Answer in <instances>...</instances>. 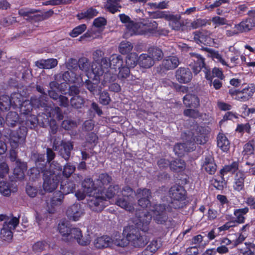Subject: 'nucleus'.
Instances as JSON below:
<instances>
[{"label": "nucleus", "mask_w": 255, "mask_h": 255, "mask_svg": "<svg viewBox=\"0 0 255 255\" xmlns=\"http://www.w3.org/2000/svg\"><path fill=\"white\" fill-rule=\"evenodd\" d=\"M111 181V178L106 173L101 174L94 182L90 178H86L82 183L83 191H77L75 196L79 200L84 199L86 195L92 196L88 204L92 210L97 212L101 211L108 205L107 199L111 200L110 201L111 203H115L122 208L132 212L134 208L131 196L135 193L130 187L123 189L122 198L120 197L121 192L118 185L110 186L105 193L103 192V187L107 185Z\"/></svg>", "instance_id": "nucleus-1"}, {"label": "nucleus", "mask_w": 255, "mask_h": 255, "mask_svg": "<svg viewBox=\"0 0 255 255\" xmlns=\"http://www.w3.org/2000/svg\"><path fill=\"white\" fill-rule=\"evenodd\" d=\"M138 198V204L142 208H147L142 212L139 210L136 214V217L133 220V223L137 229L146 232L148 230V225L152 217L158 224H164L167 221V211L164 205H156L154 206L149 204L148 198L150 196L149 190L147 189L137 190L136 193Z\"/></svg>", "instance_id": "nucleus-2"}, {"label": "nucleus", "mask_w": 255, "mask_h": 255, "mask_svg": "<svg viewBox=\"0 0 255 255\" xmlns=\"http://www.w3.org/2000/svg\"><path fill=\"white\" fill-rule=\"evenodd\" d=\"M71 61L76 66L72 69H70L69 66H67L69 70L63 74V80L66 83L80 84L83 82L81 74L79 75L81 70L89 78L88 80H86L87 88L94 95L99 94L101 89L98 86V83L100 80V77L104 73V70L98 68L99 65L96 63H93L91 66L89 61L85 58L79 61V67L77 66L76 60Z\"/></svg>", "instance_id": "nucleus-3"}, {"label": "nucleus", "mask_w": 255, "mask_h": 255, "mask_svg": "<svg viewBox=\"0 0 255 255\" xmlns=\"http://www.w3.org/2000/svg\"><path fill=\"white\" fill-rule=\"evenodd\" d=\"M20 95L18 93H14L9 98L7 96H2L0 98V115L1 112L7 110L10 106L20 107L22 111L28 113L32 109V107L39 108L40 107L45 108V112L48 116L53 119L56 118L58 120L62 119V115L59 108L55 107L54 109L51 107H46L45 102L42 101L45 100V95H42L39 99H32L31 102L25 101L23 103L20 99ZM4 123V119L0 117V125L3 126Z\"/></svg>", "instance_id": "nucleus-4"}, {"label": "nucleus", "mask_w": 255, "mask_h": 255, "mask_svg": "<svg viewBox=\"0 0 255 255\" xmlns=\"http://www.w3.org/2000/svg\"><path fill=\"white\" fill-rule=\"evenodd\" d=\"M45 156L44 154L37 155L35 161L36 167H33L30 170V176L32 178H36L40 172H43V188L48 192H52L55 190L58 185L60 178L61 166L56 162H52L48 170H43L45 165Z\"/></svg>", "instance_id": "nucleus-5"}, {"label": "nucleus", "mask_w": 255, "mask_h": 255, "mask_svg": "<svg viewBox=\"0 0 255 255\" xmlns=\"http://www.w3.org/2000/svg\"><path fill=\"white\" fill-rule=\"evenodd\" d=\"M124 237H121V241H116L115 243L119 247L127 246L129 243L136 248H143L148 243L149 238L144 234H141L132 225L126 227L123 231Z\"/></svg>", "instance_id": "nucleus-6"}, {"label": "nucleus", "mask_w": 255, "mask_h": 255, "mask_svg": "<svg viewBox=\"0 0 255 255\" xmlns=\"http://www.w3.org/2000/svg\"><path fill=\"white\" fill-rule=\"evenodd\" d=\"M109 61L106 58H103L101 60V64L96 62L95 63L99 65L98 68L104 70L106 80L110 82L114 81L117 79V73H113L114 71L116 72L117 69H119L123 66V59L121 55L115 54L110 56Z\"/></svg>", "instance_id": "nucleus-7"}, {"label": "nucleus", "mask_w": 255, "mask_h": 255, "mask_svg": "<svg viewBox=\"0 0 255 255\" xmlns=\"http://www.w3.org/2000/svg\"><path fill=\"white\" fill-rule=\"evenodd\" d=\"M130 31V35L133 34H147L153 33L157 27V23L152 20L143 19L142 21L137 23H129L127 25Z\"/></svg>", "instance_id": "nucleus-8"}, {"label": "nucleus", "mask_w": 255, "mask_h": 255, "mask_svg": "<svg viewBox=\"0 0 255 255\" xmlns=\"http://www.w3.org/2000/svg\"><path fill=\"white\" fill-rule=\"evenodd\" d=\"M255 92V86L253 84H248L241 90H230L229 93L232 97L236 100L246 102L252 97Z\"/></svg>", "instance_id": "nucleus-9"}, {"label": "nucleus", "mask_w": 255, "mask_h": 255, "mask_svg": "<svg viewBox=\"0 0 255 255\" xmlns=\"http://www.w3.org/2000/svg\"><path fill=\"white\" fill-rule=\"evenodd\" d=\"M208 55L215 62L221 63L223 66H226L230 68L236 66L239 63V56L240 55H234L230 58V63L227 62L223 58L222 55L218 52L215 50H211L209 51Z\"/></svg>", "instance_id": "nucleus-10"}, {"label": "nucleus", "mask_w": 255, "mask_h": 255, "mask_svg": "<svg viewBox=\"0 0 255 255\" xmlns=\"http://www.w3.org/2000/svg\"><path fill=\"white\" fill-rule=\"evenodd\" d=\"M19 223V219L13 217L9 220L4 222L3 227L0 231L1 238L6 241H9L12 238V230H13Z\"/></svg>", "instance_id": "nucleus-11"}, {"label": "nucleus", "mask_w": 255, "mask_h": 255, "mask_svg": "<svg viewBox=\"0 0 255 255\" xmlns=\"http://www.w3.org/2000/svg\"><path fill=\"white\" fill-rule=\"evenodd\" d=\"M53 149L58 151L59 154L65 160H68L73 148L72 143L69 141L55 140L53 143Z\"/></svg>", "instance_id": "nucleus-12"}, {"label": "nucleus", "mask_w": 255, "mask_h": 255, "mask_svg": "<svg viewBox=\"0 0 255 255\" xmlns=\"http://www.w3.org/2000/svg\"><path fill=\"white\" fill-rule=\"evenodd\" d=\"M185 191L181 186H174L171 188L169 191V195L173 201L172 204L175 208H180L182 206L181 202L185 199Z\"/></svg>", "instance_id": "nucleus-13"}, {"label": "nucleus", "mask_w": 255, "mask_h": 255, "mask_svg": "<svg viewBox=\"0 0 255 255\" xmlns=\"http://www.w3.org/2000/svg\"><path fill=\"white\" fill-rule=\"evenodd\" d=\"M248 14L249 17L247 18L235 25V28L238 32H247L255 27V11H250Z\"/></svg>", "instance_id": "nucleus-14"}, {"label": "nucleus", "mask_w": 255, "mask_h": 255, "mask_svg": "<svg viewBox=\"0 0 255 255\" xmlns=\"http://www.w3.org/2000/svg\"><path fill=\"white\" fill-rule=\"evenodd\" d=\"M121 241L120 234H116L113 238L107 236L98 237L94 241V245L97 248H103L118 245L115 243L116 241ZM118 247H119L118 246Z\"/></svg>", "instance_id": "nucleus-15"}, {"label": "nucleus", "mask_w": 255, "mask_h": 255, "mask_svg": "<svg viewBox=\"0 0 255 255\" xmlns=\"http://www.w3.org/2000/svg\"><path fill=\"white\" fill-rule=\"evenodd\" d=\"M175 77L179 83L185 84L191 80L192 74L188 68L180 67L176 71Z\"/></svg>", "instance_id": "nucleus-16"}, {"label": "nucleus", "mask_w": 255, "mask_h": 255, "mask_svg": "<svg viewBox=\"0 0 255 255\" xmlns=\"http://www.w3.org/2000/svg\"><path fill=\"white\" fill-rule=\"evenodd\" d=\"M66 214L70 220L77 221L83 215L84 212L80 204H75L68 208Z\"/></svg>", "instance_id": "nucleus-17"}, {"label": "nucleus", "mask_w": 255, "mask_h": 255, "mask_svg": "<svg viewBox=\"0 0 255 255\" xmlns=\"http://www.w3.org/2000/svg\"><path fill=\"white\" fill-rule=\"evenodd\" d=\"M196 146L192 141H190L187 143H178L176 144L174 148V151L176 154L178 156H182L186 152L192 151L195 149Z\"/></svg>", "instance_id": "nucleus-18"}, {"label": "nucleus", "mask_w": 255, "mask_h": 255, "mask_svg": "<svg viewBox=\"0 0 255 255\" xmlns=\"http://www.w3.org/2000/svg\"><path fill=\"white\" fill-rule=\"evenodd\" d=\"M80 237H82V233L79 228H71L69 237H68L67 241H71L72 239H75L80 245L87 246L90 244V240L88 238H86L84 241H81Z\"/></svg>", "instance_id": "nucleus-19"}, {"label": "nucleus", "mask_w": 255, "mask_h": 255, "mask_svg": "<svg viewBox=\"0 0 255 255\" xmlns=\"http://www.w3.org/2000/svg\"><path fill=\"white\" fill-rule=\"evenodd\" d=\"M64 195L60 192H56L50 201L51 208L48 207V211L50 213H54L55 208L60 206L64 199Z\"/></svg>", "instance_id": "nucleus-20"}, {"label": "nucleus", "mask_w": 255, "mask_h": 255, "mask_svg": "<svg viewBox=\"0 0 255 255\" xmlns=\"http://www.w3.org/2000/svg\"><path fill=\"white\" fill-rule=\"evenodd\" d=\"M209 130L202 127L200 128L196 133H194L193 140L198 144H204L207 140Z\"/></svg>", "instance_id": "nucleus-21"}, {"label": "nucleus", "mask_w": 255, "mask_h": 255, "mask_svg": "<svg viewBox=\"0 0 255 255\" xmlns=\"http://www.w3.org/2000/svg\"><path fill=\"white\" fill-rule=\"evenodd\" d=\"M27 169L26 163L17 160L15 162V167L13 169V174L15 178L21 180L24 178V172Z\"/></svg>", "instance_id": "nucleus-22"}, {"label": "nucleus", "mask_w": 255, "mask_h": 255, "mask_svg": "<svg viewBox=\"0 0 255 255\" xmlns=\"http://www.w3.org/2000/svg\"><path fill=\"white\" fill-rule=\"evenodd\" d=\"M50 87L51 90L48 91V94L50 98L55 100H58L60 96L57 92L64 91V89L63 87L67 88L66 85L63 83L61 87L56 82H52L50 83Z\"/></svg>", "instance_id": "nucleus-23"}, {"label": "nucleus", "mask_w": 255, "mask_h": 255, "mask_svg": "<svg viewBox=\"0 0 255 255\" xmlns=\"http://www.w3.org/2000/svg\"><path fill=\"white\" fill-rule=\"evenodd\" d=\"M26 131L23 130L20 131V134L12 132L10 137V143L12 148H16L18 144L23 143L24 142Z\"/></svg>", "instance_id": "nucleus-24"}, {"label": "nucleus", "mask_w": 255, "mask_h": 255, "mask_svg": "<svg viewBox=\"0 0 255 255\" xmlns=\"http://www.w3.org/2000/svg\"><path fill=\"white\" fill-rule=\"evenodd\" d=\"M162 246L160 239H154L152 240L144 251L142 255H152Z\"/></svg>", "instance_id": "nucleus-25"}, {"label": "nucleus", "mask_w": 255, "mask_h": 255, "mask_svg": "<svg viewBox=\"0 0 255 255\" xmlns=\"http://www.w3.org/2000/svg\"><path fill=\"white\" fill-rule=\"evenodd\" d=\"M202 168L210 174L215 173L216 170V165L211 156L209 155L205 158L202 163Z\"/></svg>", "instance_id": "nucleus-26"}, {"label": "nucleus", "mask_w": 255, "mask_h": 255, "mask_svg": "<svg viewBox=\"0 0 255 255\" xmlns=\"http://www.w3.org/2000/svg\"><path fill=\"white\" fill-rule=\"evenodd\" d=\"M179 64L178 58L174 56L166 57L162 62V66L166 70H171L176 68Z\"/></svg>", "instance_id": "nucleus-27"}, {"label": "nucleus", "mask_w": 255, "mask_h": 255, "mask_svg": "<svg viewBox=\"0 0 255 255\" xmlns=\"http://www.w3.org/2000/svg\"><path fill=\"white\" fill-rule=\"evenodd\" d=\"M193 60L195 62V65L192 66V70L196 74L198 73L201 70V68L204 66V59L197 54H192Z\"/></svg>", "instance_id": "nucleus-28"}, {"label": "nucleus", "mask_w": 255, "mask_h": 255, "mask_svg": "<svg viewBox=\"0 0 255 255\" xmlns=\"http://www.w3.org/2000/svg\"><path fill=\"white\" fill-rule=\"evenodd\" d=\"M58 61L57 59L51 58L46 60H41L36 62V65L41 69H52L57 66Z\"/></svg>", "instance_id": "nucleus-29"}, {"label": "nucleus", "mask_w": 255, "mask_h": 255, "mask_svg": "<svg viewBox=\"0 0 255 255\" xmlns=\"http://www.w3.org/2000/svg\"><path fill=\"white\" fill-rule=\"evenodd\" d=\"M138 64L142 68H148L152 66L154 62V60L149 55L143 53L138 57Z\"/></svg>", "instance_id": "nucleus-30"}, {"label": "nucleus", "mask_w": 255, "mask_h": 255, "mask_svg": "<svg viewBox=\"0 0 255 255\" xmlns=\"http://www.w3.org/2000/svg\"><path fill=\"white\" fill-rule=\"evenodd\" d=\"M71 229L70 224L67 222H61L58 227L59 233L63 240L67 241L69 237V232Z\"/></svg>", "instance_id": "nucleus-31"}, {"label": "nucleus", "mask_w": 255, "mask_h": 255, "mask_svg": "<svg viewBox=\"0 0 255 255\" xmlns=\"http://www.w3.org/2000/svg\"><path fill=\"white\" fill-rule=\"evenodd\" d=\"M183 103L187 107L195 108L199 105V100L194 95L187 94L183 98Z\"/></svg>", "instance_id": "nucleus-32"}, {"label": "nucleus", "mask_w": 255, "mask_h": 255, "mask_svg": "<svg viewBox=\"0 0 255 255\" xmlns=\"http://www.w3.org/2000/svg\"><path fill=\"white\" fill-rule=\"evenodd\" d=\"M217 145L223 151H227L230 148V142L227 137L222 133L217 137Z\"/></svg>", "instance_id": "nucleus-33"}, {"label": "nucleus", "mask_w": 255, "mask_h": 255, "mask_svg": "<svg viewBox=\"0 0 255 255\" xmlns=\"http://www.w3.org/2000/svg\"><path fill=\"white\" fill-rule=\"evenodd\" d=\"M98 11L93 8H90L85 11H82L77 14L78 19H89L98 14Z\"/></svg>", "instance_id": "nucleus-34"}, {"label": "nucleus", "mask_w": 255, "mask_h": 255, "mask_svg": "<svg viewBox=\"0 0 255 255\" xmlns=\"http://www.w3.org/2000/svg\"><path fill=\"white\" fill-rule=\"evenodd\" d=\"M248 211L249 209L247 207L235 210L234 212V215L236 217L235 223L236 222L239 224L243 223L245 220L244 216L248 212Z\"/></svg>", "instance_id": "nucleus-35"}, {"label": "nucleus", "mask_w": 255, "mask_h": 255, "mask_svg": "<svg viewBox=\"0 0 255 255\" xmlns=\"http://www.w3.org/2000/svg\"><path fill=\"white\" fill-rule=\"evenodd\" d=\"M239 168V163L237 161L233 162L231 164L225 165L221 170V174L224 175L228 173H234L237 171Z\"/></svg>", "instance_id": "nucleus-36"}, {"label": "nucleus", "mask_w": 255, "mask_h": 255, "mask_svg": "<svg viewBox=\"0 0 255 255\" xmlns=\"http://www.w3.org/2000/svg\"><path fill=\"white\" fill-rule=\"evenodd\" d=\"M149 56L151 57L154 61L162 59L163 54L161 50L157 47H150L148 50Z\"/></svg>", "instance_id": "nucleus-37"}, {"label": "nucleus", "mask_w": 255, "mask_h": 255, "mask_svg": "<svg viewBox=\"0 0 255 255\" xmlns=\"http://www.w3.org/2000/svg\"><path fill=\"white\" fill-rule=\"evenodd\" d=\"M65 183L64 181H61L60 185V191L64 195L68 194L71 192H72L75 188V184L72 182H67Z\"/></svg>", "instance_id": "nucleus-38"}, {"label": "nucleus", "mask_w": 255, "mask_h": 255, "mask_svg": "<svg viewBox=\"0 0 255 255\" xmlns=\"http://www.w3.org/2000/svg\"><path fill=\"white\" fill-rule=\"evenodd\" d=\"M138 62V57L135 53L129 54L126 58V65L128 68L134 67Z\"/></svg>", "instance_id": "nucleus-39"}, {"label": "nucleus", "mask_w": 255, "mask_h": 255, "mask_svg": "<svg viewBox=\"0 0 255 255\" xmlns=\"http://www.w3.org/2000/svg\"><path fill=\"white\" fill-rule=\"evenodd\" d=\"M171 169L180 171L183 170L185 168V162L180 159H177L170 163Z\"/></svg>", "instance_id": "nucleus-40"}, {"label": "nucleus", "mask_w": 255, "mask_h": 255, "mask_svg": "<svg viewBox=\"0 0 255 255\" xmlns=\"http://www.w3.org/2000/svg\"><path fill=\"white\" fill-rule=\"evenodd\" d=\"M246 248L242 249L240 255H255V244L246 243Z\"/></svg>", "instance_id": "nucleus-41"}, {"label": "nucleus", "mask_w": 255, "mask_h": 255, "mask_svg": "<svg viewBox=\"0 0 255 255\" xmlns=\"http://www.w3.org/2000/svg\"><path fill=\"white\" fill-rule=\"evenodd\" d=\"M133 46L129 42L123 41L120 44L119 50L121 53L125 54L130 52Z\"/></svg>", "instance_id": "nucleus-42"}, {"label": "nucleus", "mask_w": 255, "mask_h": 255, "mask_svg": "<svg viewBox=\"0 0 255 255\" xmlns=\"http://www.w3.org/2000/svg\"><path fill=\"white\" fill-rule=\"evenodd\" d=\"M18 115L15 112H11L9 113L6 117L5 122L7 125L14 126L15 123L18 121Z\"/></svg>", "instance_id": "nucleus-43"}, {"label": "nucleus", "mask_w": 255, "mask_h": 255, "mask_svg": "<svg viewBox=\"0 0 255 255\" xmlns=\"http://www.w3.org/2000/svg\"><path fill=\"white\" fill-rule=\"evenodd\" d=\"M10 186V184L4 181L0 182V193L3 196H8L13 191Z\"/></svg>", "instance_id": "nucleus-44"}, {"label": "nucleus", "mask_w": 255, "mask_h": 255, "mask_svg": "<svg viewBox=\"0 0 255 255\" xmlns=\"http://www.w3.org/2000/svg\"><path fill=\"white\" fill-rule=\"evenodd\" d=\"M171 17L170 18H168V20L169 21L170 26L174 30H179L181 27V23L179 20V16L171 14Z\"/></svg>", "instance_id": "nucleus-45"}, {"label": "nucleus", "mask_w": 255, "mask_h": 255, "mask_svg": "<svg viewBox=\"0 0 255 255\" xmlns=\"http://www.w3.org/2000/svg\"><path fill=\"white\" fill-rule=\"evenodd\" d=\"M120 0H108L107 7L110 11L114 13L119 10L120 7L118 3Z\"/></svg>", "instance_id": "nucleus-46"}, {"label": "nucleus", "mask_w": 255, "mask_h": 255, "mask_svg": "<svg viewBox=\"0 0 255 255\" xmlns=\"http://www.w3.org/2000/svg\"><path fill=\"white\" fill-rule=\"evenodd\" d=\"M87 26L85 24H82L74 28L71 32L70 35L72 37H76L82 33L86 30Z\"/></svg>", "instance_id": "nucleus-47"}, {"label": "nucleus", "mask_w": 255, "mask_h": 255, "mask_svg": "<svg viewBox=\"0 0 255 255\" xmlns=\"http://www.w3.org/2000/svg\"><path fill=\"white\" fill-rule=\"evenodd\" d=\"M71 104L75 108H80L84 104V100L79 96H73L71 99Z\"/></svg>", "instance_id": "nucleus-48"}, {"label": "nucleus", "mask_w": 255, "mask_h": 255, "mask_svg": "<svg viewBox=\"0 0 255 255\" xmlns=\"http://www.w3.org/2000/svg\"><path fill=\"white\" fill-rule=\"evenodd\" d=\"M151 16L153 18H165L167 20L168 18L171 17L169 12L165 11H157L154 12Z\"/></svg>", "instance_id": "nucleus-49"}, {"label": "nucleus", "mask_w": 255, "mask_h": 255, "mask_svg": "<svg viewBox=\"0 0 255 255\" xmlns=\"http://www.w3.org/2000/svg\"><path fill=\"white\" fill-rule=\"evenodd\" d=\"M75 170V166L71 165L70 163L66 164L63 169V176L67 179L74 172Z\"/></svg>", "instance_id": "nucleus-50"}, {"label": "nucleus", "mask_w": 255, "mask_h": 255, "mask_svg": "<svg viewBox=\"0 0 255 255\" xmlns=\"http://www.w3.org/2000/svg\"><path fill=\"white\" fill-rule=\"evenodd\" d=\"M192 244L200 249H202L205 244L203 242V237L201 235L194 237L192 240Z\"/></svg>", "instance_id": "nucleus-51"}, {"label": "nucleus", "mask_w": 255, "mask_h": 255, "mask_svg": "<svg viewBox=\"0 0 255 255\" xmlns=\"http://www.w3.org/2000/svg\"><path fill=\"white\" fill-rule=\"evenodd\" d=\"M128 66H122L121 68H119V72L118 77L121 79L127 78L129 74V69Z\"/></svg>", "instance_id": "nucleus-52"}, {"label": "nucleus", "mask_w": 255, "mask_h": 255, "mask_svg": "<svg viewBox=\"0 0 255 255\" xmlns=\"http://www.w3.org/2000/svg\"><path fill=\"white\" fill-rule=\"evenodd\" d=\"M9 173L8 165L4 162L0 163V177L4 178Z\"/></svg>", "instance_id": "nucleus-53"}, {"label": "nucleus", "mask_w": 255, "mask_h": 255, "mask_svg": "<svg viewBox=\"0 0 255 255\" xmlns=\"http://www.w3.org/2000/svg\"><path fill=\"white\" fill-rule=\"evenodd\" d=\"M107 21L104 17H100L96 18L93 22V25L95 27L103 28L106 24Z\"/></svg>", "instance_id": "nucleus-54"}, {"label": "nucleus", "mask_w": 255, "mask_h": 255, "mask_svg": "<svg viewBox=\"0 0 255 255\" xmlns=\"http://www.w3.org/2000/svg\"><path fill=\"white\" fill-rule=\"evenodd\" d=\"M76 126L77 125L75 122L69 120H64L62 124V128L66 130H70Z\"/></svg>", "instance_id": "nucleus-55"}, {"label": "nucleus", "mask_w": 255, "mask_h": 255, "mask_svg": "<svg viewBox=\"0 0 255 255\" xmlns=\"http://www.w3.org/2000/svg\"><path fill=\"white\" fill-rule=\"evenodd\" d=\"M238 118V115L233 113V112H227L224 115L223 119L220 122V123L226 121L227 120H232L234 121V120Z\"/></svg>", "instance_id": "nucleus-56"}, {"label": "nucleus", "mask_w": 255, "mask_h": 255, "mask_svg": "<svg viewBox=\"0 0 255 255\" xmlns=\"http://www.w3.org/2000/svg\"><path fill=\"white\" fill-rule=\"evenodd\" d=\"M251 127L249 124L246 123L245 124H239L237 127L236 131L239 132H249L250 131Z\"/></svg>", "instance_id": "nucleus-57"}, {"label": "nucleus", "mask_w": 255, "mask_h": 255, "mask_svg": "<svg viewBox=\"0 0 255 255\" xmlns=\"http://www.w3.org/2000/svg\"><path fill=\"white\" fill-rule=\"evenodd\" d=\"M110 101V98L107 92H103L100 94V102L105 105H108Z\"/></svg>", "instance_id": "nucleus-58"}, {"label": "nucleus", "mask_w": 255, "mask_h": 255, "mask_svg": "<svg viewBox=\"0 0 255 255\" xmlns=\"http://www.w3.org/2000/svg\"><path fill=\"white\" fill-rule=\"evenodd\" d=\"M120 19L121 20V21L123 22V23H126V26L127 27V32L128 33L129 35H130V30L129 29V28L127 26V25L129 23H130V22H132L133 23H134L133 21H130V18L129 17L125 15V14H120Z\"/></svg>", "instance_id": "nucleus-59"}, {"label": "nucleus", "mask_w": 255, "mask_h": 255, "mask_svg": "<svg viewBox=\"0 0 255 255\" xmlns=\"http://www.w3.org/2000/svg\"><path fill=\"white\" fill-rule=\"evenodd\" d=\"M211 33L208 31L202 32L200 35V38L207 44H211V38L209 36Z\"/></svg>", "instance_id": "nucleus-60"}, {"label": "nucleus", "mask_w": 255, "mask_h": 255, "mask_svg": "<svg viewBox=\"0 0 255 255\" xmlns=\"http://www.w3.org/2000/svg\"><path fill=\"white\" fill-rule=\"evenodd\" d=\"M212 20L216 26L222 25L227 23V21L224 18L219 16H215L213 17Z\"/></svg>", "instance_id": "nucleus-61"}, {"label": "nucleus", "mask_w": 255, "mask_h": 255, "mask_svg": "<svg viewBox=\"0 0 255 255\" xmlns=\"http://www.w3.org/2000/svg\"><path fill=\"white\" fill-rule=\"evenodd\" d=\"M26 192L29 197H34L37 194V190L36 188L31 185H27L26 188Z\"/></svg>", "instance_id": "nucleus-62"}, {"label": "nucleus", "mask_w": 255, "mask_h": 255, "mask_svg": "<svg viewBox=\"0 0 255 255\" xmlns=\"http://www.w3.org/2000/svg\"><path fill=\"white\" fill-rule=\"evenodd\" d=\"M244 186V181L234 179L233 187L235 190L238 191L242 190Z\"/></svg>", "instance_id": "nucleus-63"}, {"label": "nucleus", "mask_w": 255, "mask_h": 255, "mask_svg": "<svg viewBox=\"0 0 255 255\" xmlns=\"http://www.w3.org/2000/svg\"><path fill=\"white\" fill-rule=\"evenodd\" d=\"M199 248L196 246H192L186 249V255H196L199 253Z\"/></svg>", "instance_id": "nucleus-64"}]
</instances>
